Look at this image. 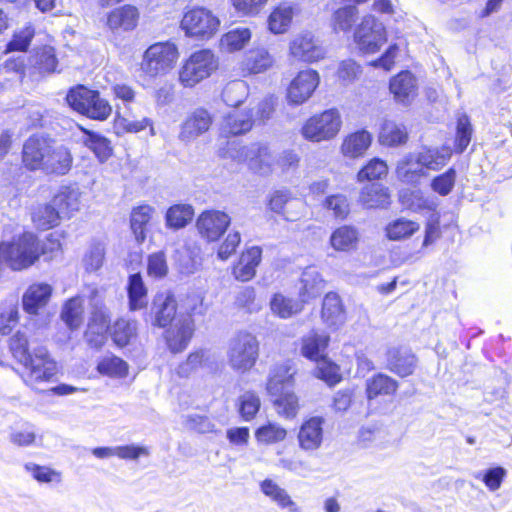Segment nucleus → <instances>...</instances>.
Masks as SVG:
<instances>
[{
  "label": "nucleus",
  "instance_id": "obj_52",
  "mask_svg": "<svg viewBox=\"0 0 512 512\" xmlns=\"http://www.w3.org/2000/svg\"><path fill=\"white\" fill-rule=\"evenodd\" d=\"M136 330L135 321L118 319L111 328V336L117 346L124 347L135 337Z\"/></svg>",
  "mask_w": 512,
  "mask_h": 512
},
{
  "label": "nucleus",
  "instance_id": "obj_28",
  "mask_svg": "<svg viewBox=\"0 0 512 512\" xmlns=\"http://www.w3.org/2000/svg\"><path fill=\"white\" fill-rule=\"evenodd\" d=\"M389 90L397 102L409 104L417 95L416 78L408 70L400 71L390 79Z\"/></svg>",
  "mask_w": 512,
  "mask_h": 512
},
{
  "label": "nucleus",
  "instance_id": "obj_59",
  "mask_svg": "<svg viewBox=\"0 0 512 512\" xmlns=\"http://www.w3.org/2000/svg\"><path fill=\"white\" fill-rule=\"evenodd\" d=\"M324 283L322 279L316 278L301 280V288L299 289L297 300L303 304V308L321 295Z\"/></svg>",
  "mask_w": 512,
  "mask_h": 512
},
{
  "label": "nucleus",
  "instance_id": "obj_49",
  "mask_svg": "<svg viewBox=\"0 0 512 512\" xmlns=\"http://www.w3.org/2000/svg\"><path fill=\"white\" fill-rule=\"evenodd\" d=\"M233 305L235 309L246 314L256 313L261 309L256 289L253 286L243 287L236 294Z\"/></svg>",
  "mask_w": 512,
  "mask_h": 512
},
{
  "label": "nucleus",
  "instance_id": "obj_58",
  "mask_svg": "<svg viewBox=\"0 0 512 512\" xmlns=\"http://www.w3.org/2000/svg\"><path fill=\"white\" fill-rule=\"evenodd\" d=\"M112 112V107L109 102L100 97L98 91H95V97L88 102V105L83 112V115L95 119V120H106Z\"/></svg>",
  "mask_w": 512,
  "mask_h": 512
},
{
  "label": "nucleus",
  "instance_id": "obj_1",
  "mask_svg": "<svg viewBox=\"0 0 512 512\" xmlns=\"http://www.w3.org/2000/svg\"><path fill=\"white\" fill-rule=\"evenodd\" d=\"M202 306L203 298L195 292L166 294L162 301V336L172 353L186 349L194 334L193 317L202 313Z\"/></svg>",
  "mask_w": 512,
  "mask_h": 512
},
{
  "label": "nucleus",
  "instance_id": "obj_8",
  "mask_svg": "<svg viewBox=\"0 0 512 512\" xmlns=\"http://www.w3.org/2000/svg\"><path fill=\"white\" fill-rule=\"evenodd\" d=\"M25 382L34 386L41 382L49 381L57 373V363L51 358L45 347L33 350L32 356L24 363Z\"/></svg>",
  "mask_w": 512,
  "mask_h": 512
},
{
  "label": "nucleus",
  "instance_id": "obj_46",
  "mask_svg": "<svg viewBox=\"0 0 512 512\" xmlns=\"http://www.w3.org/2000/svg\"><path fill=\"white\" fill-rule=\"evenodd\" d=\"M287 434L288 432L283 426L274 422H267L254 432L256 441L264 445L280 443L287 438Z\"/></svg>",
  "mask_w": 512,
  "mask_h": 512
},
{
  "label": "nucleus",
  "instance_id": "obj_34",
  "mask_svg": "<svg viewBox=\"0 0 512 512\" xmlns=\"http://www.w3.org/2000/svg\"><path fill=\"white\" fill-rule=\"evenodd\" d=\"M314 363L316 366L312 372L313 377L324 382L328 387H335L344 380L341 366L328 355Z\"/></svg>",
  "mask_w": 512,
  "mask_h": 512
},
{
  "label": "nucleus",
  "instance_id": "obj_48",
  "mask_svg": "<svg viewBox=\"0 0 512 512\" xmlns=\"http://www.w3.org/2000/svg\"><path fill=\"white\" fill-rule=\"evenodd\" d=\"M127 290L131 310H138L146 305L147 289L139 273L130 275Z\"/></svg>",
  "mask_w": 512,
  "mask_h": 512
},
{
  "label": "nucleus",
  "instance_id": "obj_30",
  "mask_svg": "<svg viewBox=\"0 0 512 512\" xmlns=\"http://www.w3.org/2000/svg\"><path fill=\"white\" fill-rule=\"evenodd\" d=\"M359 202L366 209H387L391 204L389 188L377 183L367 184L359 193Z\"/></svg>",
  "mask_w": 512,
  "mask_h": 512
},
{
  "label": "nucleus",
  "instance_id": "obj_4",
  "mask_svg": "<svg viewBox=\"0 0 512 512\" xmlns=\"http://www.w3.org/2000/svg\"><path fill=\"white\" fill-rule=\"evenodd\" d=\"M45 251L36 236L24 233L12 243L0 244V263H6L13 270L31 266Z\"/></svg>",
  "mask_w": 512,
  "mask_h": 512
},
{
  "label": "nucleus",
  "instance_id": "obj_60",
  "mask_svg": "<svg viewBox=\"0 0 512 512\" xmlns=\"http://www.w3.org/2000/svg\"><path fill=\"white\" fill-rule=\"evenodd\" d=\"M270 0H230L235 13L240 17H256Z\"/></svg>",
  "mask_w": 512,
  "mask_h": 512
},
{
  "label": "nucleus",
  "instance_id": "obj_45",
  "mask_svg": "<svg viewBox=\"0 0 512 512\" xmlns=\"http://www.w3.org/2000/svg\"><path fill=\"white\" fill-rule=\"evenodd\" d=\"M80 192L75 189H65L59 192L52 199L57 212L61 216L69 217L72 213L80 209Z\"/></svg>",
  "mask_w": 512,
  "mask_h": 512
},
{
  "label": "nucleus",
  "instance_id": "obj_22",
  "mask_svg": "<svg viewBox=\"0 0 512 512\" xmlns=\"http://www.w3.org/2000/svg\"><path fill=\"white\" fill-rule=\"evenodd\" d=\"M320 317L322 322L333 330L338 329L347 320V312L343 300L336 292H328L325 294Z\"/></svg>",
  "mask_w": 512,
  "mask_h": 512
},
{
  "label": "nucleus",
  "instance_id": "obj_35",
  "mask_svg": "<svg viewBox=\"0 0 512 512\" xmlns=\"http://www.w3.org/2000/svg\"><path fill=\"white\" fill-rule=\"evenodd\" d=\"M409 134L405 125L392 120H384L380 126L378 140L386 147H397L408 142Z\"/></svg>",
  "mask_w": 512,
  "mask_h": 512
},
{
  "label": "nucleus",
  "instance_id": "obj_64",
  "mask_svg": "<svg viewBox=\"0 0 512 512\" xmlns=\"http://www.w3.org/2000/svg\"><path fill=\"white\" fill-rule=\"evenodd\" d=\"M356 399V391L354 388H343L334 393L331 400V408L336 413H344L348 411Z\"/></svg>",
  "mask_w": 512,
  "mask_h": 512
},
{
  "label": "nucleus",
  "instance_id": "obj_56",
  "mask_svg": "<svg viewBox=\"0 0 512 512\" xmlns=\"http://www.w3.org/2000/svg\"><path fill=\"white\" fill-rule=\"evenodd\" d=\"M449 158V154H442L437 150L428 149L417 155L416 163L422 169L437 171L447 164Z\"/></svg>",
  "mask_w": 512,
  "mask_h": 512
},
{
  "label": "nucleus",
  "instance_id": "obj_43",
  "mask_svg": "<svg viewBox=\"0 0 512 512\" xmlns=\"http://www.w3.org/2000/svg\"><path fill=\"white\" fill-rule=\"evenodd\" d=\"M418 166L413 155L403 158L395 169L398 181L406 185H418L421 178L425 175L423 169Z\"/></svg>",
  "mask_w": 512,
  "mask_h": 512
},
{
  "label": "nucleus",
  "instance_id": "obj_6",
  "mask_svg": "<svg viewBox=\"0 0 512 512\" xmlns=\"http://www.w3.org/2000/svg\"><path fill=\"white\" fill-rule=\"evenodd\" d=\"M343 126L342 116L338 108L332 107L308 117L301 129L302 137L313 143L334 139Z\"/></svg>",
  "mask_w": 512,
  "mask_h": 512
},
{
  "label": "nucleus",
  "instance_id": "obj_61",
  "mask_svg": "<svg viewBox=\"0 0 512 512\" xmlns=\"http://www.w3.org/2000/svg\"><path fill=\"white\" fill-rule=\"evenodd\" d=\"M456 170L450 167L445 172L435 176L430 183L431 189L440 196L449 195L456 182Z\"/></svg>",
  "mask_w": 512,
  "mask_h": 512
},
{
  "label": "nucleus",
  "instance_id": "obj_39",
  "mask_svg": "<svg viewBox=\"0 0 512 512\" xmlns=\"http://www.w3.org/2000/svg\"><path fill=\"white\" fill-rule=\"evenodd\" d=\"M389 173V167L385 160L379 157H372L367 160L356 173V180L359 183H374L383 180Z\"/></svg>",
  "mask_w": 512,
  "mask_h": 512
},
{
  "label": "nucleus",
  "instance_id": "obj_55",
  "mask_svg": "<svg viewBox=\"0 0 512 512\" xmlns=\"http://www.w3.org/2000/svg\"><path fill=\"white\" fill-rule=\"evenodd\" d=\"M152 209L149 206H140L131 213V229L138 242L145 239L146 225L151 218Z\"/></svg>",
  "mask_w": 512,
  "mask_h": 512
},
{
  "label": "nucleus",
  "instance_id": "obj_32",
  "mask_svg": "<svg viewBox=\"0 0 512 512\" xmlns=\"http://www.w3.org/2000/svg\"><path fill=\"white\" fill-rule=\"evenodd\" d=\"M213 123V117L203 107L193 110L182 125L181 136L186 139L197 137L207 132Z\"/></svg>",
  "mask_w": 512,
  "mask_h": 512
},
{
  "label": "nucleus",
  "instance_id": "obj_7",
  "mask_svg": "<svg viewBox=\"0 0 512 512\" xmlns=\"http://www.w3.org/2000/svg\"><path fill=\"white\" fill-rule=\"evenodd\" d=\"M353 40L361 54H375L387 42V32L374 16L366 15L356 26Z\"/></svg>",
  "mask_w": 512,
  "mask_h": 512
},
{
  "label": "nucleus",
  "instance_id": "obj_57",
  "mask_svg": "<svg viewBox=\"0 0 512 512\" xmlns=\"http://www.w3.org/2000/svg\"><path fill=\"white\" fill-rule=\"evenodd\" d=\"M87 137L84 139V144L91 149L100 161L107 160L112 154L110 141L93 132L85 131Z\"/></svg>",
  "mask_w": 512,
  "mask_h": 512
},
{
  "label": "nucleus",
  "instance_id": "obj_40",
  "mask_svg": "<svg viewBox=\"0 0 512 512\" xmlns=\"http://www.w3.org/2000/svg\"><path fill=\"white\" fill-rule=\"evenodd\" d=\"M420 229L417 221L398 217L390 221L384 228L385 237L391 241H402L411 238Z\"/></svg>",
  "mask_w": 512,
  "mask_h": 512
},
{
  "label": "nucleus",
  "instance_id": "obj_23",
  "mask_svg": "<svg viewBox=\"0 0 512 512\" xmlns=\"http://www.w3.org/2000/svg\"><path fill=\"white\" fill-rule=\"evenodd\" d=\"M51 140L32 136L28 138L22 151L24 165L30 170H43L48 157Z\"/></svg>",
  "mask_w": 512,
  "mask_h": 512
},
{
  "label": "nucleus",
  "instance_id": "obj_13",
  "mask_svg": "<svg viewBox=\"0 0 512 512\" xmlns=\"http://www.w3.org/2000/svg\"><path fill=\"white\" fill-rule=\"evenodd\" d=\"M289 53L303 63H315L325 58V49L311 32H303L294 37L289 45Z\"/></svg>",
  "mask_w": 512,
  "mask_h": 512
},
{
  "label": "nucleus",
  "instance_id": "obj_18",
  "mask_svg": "<svg viewBox=\"0 0 512 512\" xmlns=\"http://www.w3.org/2000/svg\"><path fill=\"white\" fill-rule=\"evenodd\" d=\"M254 123L253 109L236 107L223 117L221 134L225 138L241 136L251 131Z\"/></svg>",
  "mask_w": 512,
  "mask_h": 512
},
{
  "label": "nucleus",
  "instance_id": "obj_2",
  "mask_svg": "<svg viewBox=\"0 0 512 512\" xmlns=\"http://www.w3.org/2000/svg\"><path fill=\"white\" fill-rule=\"evenodd\" d=\"M220 68V58L211 48H199L184 59L179 71L178 81L184 88H194L210 78Z\"/></svg>",
  "mask_w": 512,
  "mask_h": 512
},
{
  "label": "nucleus",
  "instance_id": "obj_41",
  "mask_svg": "<svg viewBox=\"0 0 512 512\" xmlns=\"http://www.w3.org/2000/svg\"><path fill=\"white\" fill-rule=\"evenodd\" d=\"M60 318L72 331L77 330L84 320V300L81 296H74L64 302Z\"/></svg>",
  "mask_w": 512,
  "mask_h": 512
},
{
  "label": "nucleus",
  "instance_id": "obj_25",
  "mask_svg": "<svg viewBox=\"0 0 512 512\" xmlns=\"http://www.w3.org/2000/svg\"><path fill=\"white\" fill-rule=\"evenodd\" d=\"M105 291L98 287H91L88 300L90 307V318L88 327L91 329L108 330L110 314L104 303Z\"/></svg>",
  "mask_w": 512,
  "mask_h": 512
},
{
  "label": "nucleus",
  "instance_id": "obj_11",
  "mask_svg": "<svg viewBox=\"0 0 512 512\" xmlns=\"http://www.w3.org/2000/svg\"><path fill=\"white\" fill-rule=\"evenodd\" d=\"M320 84L319 73L314 69L299 71L286 89V99L291 105H301L312 97Z\"/></svg>",
  "mask_w": 512,
  "mask_h": 512
},
{
  "label": "nucleus",
  "instance_id": "obj_16",
  "mask_svg": "<svg viewBox=\"0 0 512 512\" xmlns=\"http://www.w3.org/2000/svg\"><path fill=\"white\" fill-rule=\"evenodd\" d=\"M373 143V134L366 128L348 132L340 144L341 155L349 160L363 158Z\"/></svg>",
  "mask_w": 512,
  "mask_h": 512
},
{
  "label": "nucleus",
  "instance_id": "obj_15",
  "mask_svg": "<svg viewBox=\"0 0 512 512\" xmlns=\"http://www.w3.org/2000/svg\"><path fill=\"white\" fill-rule=\"evenodd\" d=\"M262 253V248L256 245L243 249L231 267L234 279L240 282H249L254 279L262 261Z\"/></svg>",
  "mask_w": 512,
  "mask_h": 512
},
{
  "label": "nucleus",
  "instance_id": "obj_19",
  "mask_svg": "<svg viewBox=\"0 0 512 512\" xmlns=\"http://www.w3.org/2000/svg\"><path fill=\"white\" fill-rule=\"evenodd\" d=\"M298 368L296 364L287 359L283 362L276 363L270 370L267 377L265 389L268 394H277L285 387L295 385Z\"/></svg>",
  "mask_w": 512,
  "mask_h": 512
},
{
  "label": "nucleus",
  "instance_id": "obj_3",
  "mask_svg": "<svg viewBox=\"0 0 512 512\" xmlns=\"http://www.w3.org/2000/svg\"><path fill=\"white\" fill-rule=\"evenodd\" d=\"M220 26V18L211 9L199 5L186 7L179 23L187 38L201 42L213 39Z\"/></svg>",
  "mask_w": 512,
  "mask_h": 512
},
{
  "label": "nucleus",
  "instance_id": "obj_51",
  "mask_svg": "<svg viewBox=\"0 0 512 512\" xmlns=\"http://www.w3.org/2000/svg\"><path fill=\"white\" fill-rule=\"evenodd\" d=\"M249 28H236L222 35L220 45L228 52L239 51L250 41Z\"/></svg>",
  "mask_w": 512,
  "mask_h": 512
},
{
  "label": "nucleus",
  "instance_id": "obj_26",
  "mask_svg": "<svg viewBox=\"0 0 512 512\" xmlns=\"http://www.w3.org/2000/svg\"><path fill=\"white\" fill-rule=\"evenodd\" d=\"M360 242L359 230L349 224H343L332 230L329 237L330 247L338 253L356 251Z\"/></svg>",
  "mask_w": 512,
  "mask_h": 512
},
{
  "label": "nucleus",
  "instance_id": "obj_12",
  "mask_svg": "<svg viewBox=\"0 0 512 512\" xmlns=\"http://www.w3.org/2000/svg\"><path fill=\"white\" fill-rule=\"evenodd\" d=\"M400 383L385 372L378 371L368 377L364 384L366 400L371 403L379 400H392L399 391Z\"/></svg>",
  "mask_w": 512,
  "mask_h": 512
},
{
  "label": "nucleus",
  "instance_id": "obj_14",
  "mask_svg": "<svg viewBox=\"0 0 512 512\" xmlns=\"http://www.w3.org/2000/svg\"><path fill=\"white\" fill-rule=\"evenodd\" d=\"M324 424L322 416H310L303 420L297 433L298 446L302 451L310 453L322 446Z\"/></svg>",
  "mask_w": 512,
  "mask_h": 512
},
{
  "label": "nucleus",
  "instance_id": "obj_33",
  "mask_svg": "<svg viewBox=\"0 0 512 512\" xmlns=\"http://www.w3.org/2000/svg\"><path fill=\"white\" fill-rule=\"evenodd\" d=\"M72 165V155L63 145L51 141L43 171L58 175L66 174Z\"/></svg>",
  "mask_w": 512,
  "mask_h": 512
},
{
  "label": "nucleus",
  "instance_id": "obj_29",
  "mask_svg": "<svg viewBox=\"0 0 512 512\" xmlns=\"http://www.w3.org/2000/svg\"><path fill=\"white\" fill-rule=\"evenodd\" d=\"M297 201L292 191L287 188H280L272 190L266 198V208L272 215L281 216L285 221H295L298 219L297 215H292L287 211V206Z\"/></svg>",
  "mask_w": 512,
  "mask_h": 512
},
{
  "label": "nucleus",
  "instance_id": "obj_24",
  "mask_svg": "<svg viewBox=\"0 0 512 512\" xmlns=\"http://www.w3.org/2000/svg\"><path fill=\"white\" fill-rule=\"evenodd\" d=\"M52 293L53 288L47 283L31 284L22 296L23 310L29 315H38L48 305Z\"/></svg>",
  "mask_w": 512,
  "mask_h": 512
},
{
  "label": "nucleus",
  "instance_id": "obj_5",
  "mask_svg": "<svg viewBox=\"0 0 512 512\" xmlns=\"http://www.w3.org/2000/svg\"><path fill=\"white\" fill-rule=\"evenodd\" d=\"M259 355L260 342L257 337L249 331H239L230 341L227 360L233 371L244 374L255 367Z\"/></svg>",
  "mask_w": 512,
  "mask_h": 512
},
{
  "label": "nucleus",
  "instance_id": "obj_36",
  "mask_svg": "<svg viewBox=\"0 0 512 512\" xmlns=\"http://www.w3.org/2000/svg\"><path fill=\"white\" fill-rule=\"evenodd\" d=\"M195 216L191 204L177 203L170 206L165 213V224L168 229L178 231L189 225Z\"/></svg>",
  "mask_w": 512,
  "mask_h": 512
},
{
  "label": "nucleus",
  "instance_id": "obj_37",
  "mask_svg": "<svg viewBox=\"0 0 512 512\" xmlns=\"http://www.w3.org/2000/svg\"><path fill=\"white\" fill-rule=\"evenodd\" d=\"M274 397L272 404L277 414L285 419H294L300 410V400L292 390H281L277 394H269Z\"/></svg>",
  "mask_w": 512,
  "mask_h": 512
},
{
  "label": "nucleus",
  "instance_id": "obj_42",
  "mask_svg": "<svg viewBox=\"0 0 512 512\" xmlns=\"http://www.w3.org/2000/svg\"><path fill=\"white\" fill-rule=\"evenodd\" d=\"M261 398L255 390H248L238 396L236 400V409L245 422L254 420L261 409Z\"/></svg>",
  "mask_w": 512,
  "mask_h": 512
},
{
  "label": "nucleus",
  "instance_id": "obj_27",
  "mask_svg": "<svg viewBox=\"0 0 512 512\" xmlns=\"http://www.w3.org/2000/svg\"><path fill=\"white\" fill-rule=\"evenodd\" d=\"M299 11L296 4L281 2L274 6L267 17V29L273 34L286 33Z\"/></svg>",
  "mask_w": 512,
  "mask_h": 512
},
{
  "label": "nucleus",
  "instance_id": "obj_21",
  "mask_svg": "<svg viewBox=\"0 0 512 512\" xmlns=\"http://www.w3.org/2000/svg\"><path fill=\"white\" fill-rule=\"evenodd\" d=\"M330 342L329 334L312 329L300 339V354L308 361H319V359L328 355L327 350Z\"/></svg>",
  "mask_w": 512,
  "mask_h": 512
},
{
  "label": "nucleus",
  "instance_id": "obj_9",
  "mask_svg": "<svg viewBox=\"0 0 512 512\" xmlns=\"http://www.w3.org/2000/svg\"><path fill=\"white\" fill-rule=\"evenodd\" d=\"M385 368L393 375L404 379L415 374L419 358L408 346H390L385 350Z\"/></svg>",
  "mask_w": 512,
  "mask_h": 512
},
{
  "label": "nucleus",
  "instance_id": "obj_31",
  "mask_svg": "<svg viewBox=\"0 0 512 512\" xmlns=\"http://www.w3.org/2000/svg\"><path fill=\"white\" fill-rule=\"evenodd\" d=\"M273 62L274 59L266 48H252L241 62V71L244 76L259 74L269 69Z\"/></svg>",
  "mask_w": 512,
  "mask_h": 512
},
{
  "label": "nucleus",
  "instance_id": "obj_17",
  "mask_svg": "<svg viewBox=\"0 0 512 512\" xmlns=\"http://www.w3.org/2000/svg\"><path fill=\"white\" fill-rule=\"evenodd\" d=\"M140 13L137 7L126 4L114 8L106 15V27L113 35L133 31L139 21Z\"/></svg>",
  "mask_w": 512,
  "mask_h": 512
},
{
  "label": "nucleus",
  "instance_id": "obj_20",
  "mask_svg": "<svg viewBox=\"0 0 512 512\" xmlns=\"http://www.w3.org/2000/svg\"><path fill=\"white\" fill-rule=\"evenodd\" d=\"M248 168L260 176H269L273 172V151L268 143L255 142L246 153Z\"/></svg>",
  "mask_w": 512,
  "mask_h": 512
},
{
  "label": "nucleus",
  "instance_id": "obj_44",
  "mask_svg": "<svg viewBox=\"0 0 512 512\" xmlns=\"http://www.w3.org/2000/svg\"><path fill=\"white\" fill-rule=\"evenodd\" d=\"M355 5L344 6L336 9L330 20L334 32H350L358 18V9Z\"/></svg>",
  "mask_w": 512,
  "mask_h": 512
},
{
  "label": "nucleus",
  "instance_id": "obj_62",
  "mask_svg": "<svg viewBox=\"0 0 512 512\" xmlns=\"http://www.w3.org/2000/svg\"><path fill=\"white\" fill-rule=\"evenodd\" d=\"M323 205L327 210L333 212V216L337 220L343 221L347 219L350 214V204L345 195H329L325 198Z\"/></svg>",
  "mask_w": 512,
  "mask_h": 512
},
{
  "label": "nucleus",
  "instance_id": "obj_53",
  "mask_svg": "<svg viewBox=\"0 0 512 512\" xmlns=\"http://www.w3.org/2000/svg\"><path fill=\"white\" fill-rule=\"evenodd\" d=\"M97 371L109 377H125L128 374V365L117 356L107 355L98 362Z\"/></svg>",
  "mask_w": 512,
  "mask_h": 512
},
{
  "label": "nucleus",
  "instance_id": "obj_10",
  "mask_svg": "<svg viewBox=\"0 0 512 512\" xmlns=\"http://www.w3.org/2000/svg\"><path fill=\"white\" fill-rule=\"evenodd\" d=\"M230 216L221 210H203L196 219L198 234L206 242L218 241L230 226Z\"/></svg>",
  "mask_w": 512,
  "mask_h": 512
},
{
  "label": "nucleus",
  "instance_id": "obj_38",
  "mask_svg": "<svg viewBox=\"0 0 512 512\" xmlns=\"http://www.w3.org/2000/svg\"><path fill=\"white\" fill-rule=\"evenodd\" d=\"M269 306L272 314L280 319L292 318L303 311V304L281 292L271 296Z\"/></svg>",
  "mask_w": 512,
  "mask_h": 512
},
{
  "label": "nucleus",
  "instance_id": "obj_63",
  "mask_svg": "<svg viewBox=\"0 0 512 512\" xmlns=\"http://www.w3.org/2000/svg\"><path fill=\"white\" fill-rule=\"evenodd\" d=\"M33 64L40 72H53L57 66V59L54 48L44 46L38 49L32 59Z\"/></svg>",
  "mask_w": 512,
  "mask_h": 512
},
{
  "label": "nucleus",
  "instance_id": "obj_50",
  "mask_svg": "<svg viewBox=\"0 0 512 512\" xmlns=\"http://www.w3.org/2000/svg\"><path fill=\"white\" fill-rule=\"evenodd\" d=\"M473 134L470 118L466 114H462L456 121V132L454 138V151L458 154L463 153L469 146Z\"/></svg>",
  "mask_w": 512,
  "mask_h": 512
},
{
  "label": "nucleus",
  "instance_id": "obj_54",
  "mask_svg": "<svg viewBox=\"0 0 512 512\" xmlns=\"http://www.w3.org/2000/svg\"><path fill=\"white\" fill-rule=\"evenodd\" d=\"M92 97H95L94 90L78 85L70 89L66 96V101L73 110L83 114L88 102L92 100Z\"/></svg>",
  "mask_w": 512,
  "mask_h": 512
},
{
  "label": "nucleus",
  "instance_id": "obj_47",
  "mask_svg": "<svg viewBox=\"0 0 512 512\" xmlns=\"http://www.w3.org/2000/svg\"><path fill=\"white\" fill-rule=\"evenodd\" d=\"M60 218L52 202L39 205L32 212V221L41 230H48L58 225Z\"/></svg>",
  "mask_w": 512,
  "mask_h": 512
}]
</instances>
